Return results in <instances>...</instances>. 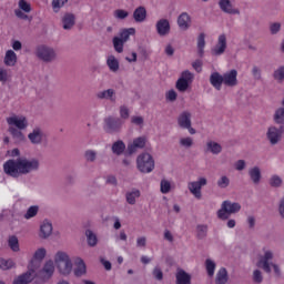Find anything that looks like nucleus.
<instances>
[{"label": "nucleus", "instance_id": "09e8293b", "mask_svg": "<svg viewBox=\"0 0 284 284\" xmlns=\"http://www.w3.org/2000/svg\"><path fill=\"white\" fill-rule=\"evenodd\" d=\"M84 159H85L87 163H94V161H97V151L87 150L84 152Z\"/></svg>", "mask_w": 284, "mask_h": 284}, {"label": "nucleus", "instance_id": "7c9ffc66", "mask_svg": "<svg viewBox=\"0 0 284 284\" xmlns=\"http://www.w3.org/2000/svg\"><path fill=\"white\" fill-rule=\"evenodd\" d=\"M84 234H85L87 243L89 247H97V245L99 244V237L97 236V233L88 229Z\"/></svg>", "mask_w": 284, "mask_h": 284}, {"label": "nucleus", "instance_id": "a19ab883", "mask_svg": "<svg viewBox=\"0 0 284 284\" xmlns=\"http://www.w3.org/2000/svg\"><path fill=\"white\" fill-rule=\"evenodd\" d=\"M38 214H39V205H32L27 210L24 214V219L27 221H30V219H34V216H37Z\"/></svg>", "mask_w": 284, "mask_h": 284}, {"label": "nucleus", "instance_id": "3c124183", "mask_svg": "<svg viewBox=\"0 0 284 284\" xmlns=\"http://www.w3.org/2000/svg\"><path fill=\"white\" fill-rule=\"evenodd\" d=\"M268 183L271 187H281V185H283V180L278 175H272Z\"/></svg>", "mask_w": 284, "mask_h": 284}, {"label": "nucleus", "instance_id": "ddd939ff", "mask_svg": "<svg viewBox=\"0 0 284 284\" xmlns=\"http://www.w3.org/2000/svg\"><path fill=\"white\" fill-rule=\"evenodd\" d=\"M204 185H207V179L200 178L199 181L189 183V191L191 194H193V196H195V199H202L203 195L201 193V189Z\"/></svg>", "mask_w": 284, "mask_h": 284}, {"label": "nucleus", "instance_id": "f704fd0d", "mask_svg": "<svg viewBox=\"0 0 284 284\" xmlns=\"http://www.w3.org/2000/svg\"><path fill=\"white\" fill-rule=\"evenodd\" d=\"M229 276H227V268L222 267L216 273L215 277V284H225L227 283Z\"/></svg>", "mask_w": 284, "mask_h": 284}, {"label": "nucleus", "instance_id": "9b49d317", "mask_svg": "<svg viewBox=\"0 0 284 284\" xmlns=\"http://www.w3.org/2000/svg\"><path fill=\"white\" fill-rule=\"evenodd\" d=\"M54 274V262L48 261L42 270H40L38 273H36L37 278H41V281H50L52 278V275Z\"/></svg>", "mask_w": 284, "mask_h": 284}, {"label": "nucleus", "instance_id": "39448f33", "mask_svg": "<svg viewBox=\"0 0 284 284\" xmlns=\"http://www.w3.org/2000/svg\"><path fill=\"white\" fill-rule=\"evenodd\" d=\"M54 261L60 274L68 275L72 272V260H70L68 253L59 251L55 254Z\"/></svg>", "mask_w": 284, "mask_h": 284}, {"label": "nucleus", "instance_id": "1a4fd4ad", "mask_svg": "<svg viewBox=\"0 0 284 284\" xmlns=\"http://www.w3.org/2000/svg\"><path fill=\"white\" fill-rule=\"evenodd\" d=\"M192 81H194V73L190 72V70H185L176 81L175 88L179 92H186Z\"/></svg>", "mask_w": 284, "mask_h": 284}, {"label": "nucleus", "instance_id": "bf43d9fd", "mask_svg": "<svg viewBox=\"0 0 284 284\" xmlns=\"http://www.w3.org/2000/svg\"><path fill=\"white\" fill-rule=\"evenodd\" d=\"M180 145H182V148H192L194 140H192V138H182L180 139Z\"/></svg>", "mask_w": 284, "mask_h": 284}, {"label": "nucleus", "instance_id": "393cba45", "mask_svg": "<svg viewBox=\"0 0 284 284\" xmlns=\"http://www.w3.org/2000/svg\"><path fill=\"white\" fill-rule=\"evenodd\" d=\"M75 268L73 271L74 276H77L78 278H80L81 276H85V274H88V267L85 266V262H83V258L78 257L75 260Z\"/></svg>", "mask_w": 284, "mask_h": 284}, {"label": "nucleus", "instance_id": "a18cd8bd", "mask_svg": "<svg viewBox=\"0 0 284 284\" xmlns=\"http://www.w3.org/2000/svg\"><path fill=\"white\" fill-rule=\"evenodd\" d=\"M170 190H172V184L170 183V181L163 179L160 182V191L162 192V194H170Z\"/></svg>", "mask_w": 284, "mask_h": 284}, {"label": "nucleus", "instance_id": "aec40b11", "mask_svg": "<svg viewBox=\"0 0 284 284\" xmlns=\"http://www.w3.org/2000/svg\"><path fill=\"white\" fill-rule=\"evenodd\" d=\"M220 10L225 12V14H241V10L234 8L232 1L230 0H220L219 1Z\"/></svg>", "mask_w": 284, "mask_h": 284}, {"label": "nucleus", "instance_id": "79ce46f5", "mask_svg": "<svg viewBox=\"0 0 284 284\" xmlns=\"http://www.w3.org/2000/svg\"><path fill=\"white\" fill-rule=\"evenodd\" d=\"M8 245L12 252H19V237H17V235L10 236L8 240Z\"/></svg>", "mask_w": 284, "mask_h": 284}, {"label": "nucleus", "instance_id": "a211bd4d", "mask_svg": "<svg viewBox=\"0 0 284 284\" xmlns=\"http://www.w3.org/2000/svg\"><path fill=\"white\" fill-rule=\"evenodd\" d=\"M155 30L159 37H168L170 34V20L168 19H160L155 24Z\"/></svg>", "mask_w": 284, "mask_h": 284}, {"label": "nucleus", "instance_id": "6ab92c4d", "mask_svg": "<svg viewBox=\"0 0 284 284\" xmlns=\"http://www.w3.org/2000/svg\"><path fill=\"white\" fill-rule=\"evenodd\" d=\"M97 99L100 101H110L111 103H116V91L114 89H106L103 91H100L95 94Z\"/></svg>", "mask_w": 284, "mask_h": 284}, {"label": "nucleus", "instance_id": "69168bd1", "mask_svg": "<svg viewBox=\"0 0 284 284\" xmlns=\"http://www.w3.org/2000/svg\"><path fill=\"white\" fill-rule=\"evenodd\" d=\"M176 97H179V94H176V91L170 90L166 93V101H171V103H174V101H176Z\"/></svg>", "mask_w": 284, "mask_h": 284}, {"label": "nucleus", "instance_id": "6e6552de", "mask_svg": "<svg viewBox=\"0 0 284 284\" xmlns=\"http://www.w3.org/2000/svg\"><path fill=\"white\" fill-rule=\"evenodd\" d=\"M284 134V126L281 125L280 128L276 126H270L266 132V139L268 143L272 145H278L281 143V140L283 139Z\"/></svg>", "mask_w": 284, "mask_h": 284}, {"label": "nucleus", "instance_id": "c756f323", "mask_svg": "<svg viewBox=\"0 0 284 284\" xmlns=\"http://www.w3.org/2000/svg\"><path fill=\"white\" fill-rule=\"evenodd\" d=\"M141 197V191L138 189H133L125 193L126 203L129 205H136V199Z\"/></svg>", "mask_w": 284, "mask_h": 284}, {"label": "nucleus", "instance_id": "bb28decb", "mask_svg": "<svg viewBox=\"0 0 284 284\" xmlns=\"http://www.w3.org/2000/svg\"><path fill=\"white\" fill-rule=\"evenodd\" d=\"M77 23V17L73 13H65L62 17V28L63 30H72Z\"/></svg>", "mask_w": 284, "mask_h": 284}, {"label": "nucleus", "instance_id": "4c0bfd02", "mask_svg": "<svg viewBox=\"0 0 284 284\" xmlns=\"http://www.w3.org/2000/svg\"><path fill=\"white\" fill-rule=\"evenodd\" d=\"M197 54L201 58L205 54V33H200L197 37Z\"/></svg>", "mask_w": 284, "mask_h": 284}, {"label": "nucleus", "instance_id": "473e14b6", "mask_svg": "<svg viewBox=\"0 0 284 284\" xmlns=\"http://www.w3.org/2000/svg\"><path fill=\"white\" fill-rule=\"evenodd\" d=\"M106 65H108L110 72H113V73L119 72L120 63H119V60L116 59V57L109 55L106 59Z\"/></svg>", "mask_w": 284, "mask_h": 284}, {"label": "nucleus", "instance_id": "864d4df0", "mask_svg": "<svg viewBox=\"0 0 284 284\" xmlns=\"http://www.w3.org/2000/svg\"><path fill=\"white\" fill-rule=\"evenodd\" d=\"M273 79H275V81H284V65H281L273 72Z\"/></svg>", "mask_w": 284, "mask_h": 284}, {"label": "nucleus", "instance_id": "2f4dec72", "mask_svg": "<svg viewBox=\"0 0 284 284\" xmlns=\"http://www.w3.org/2000/svg\"><path fill=\"white\" fill-rule=\"evenodd\" d=\"M209 226L207 224H197L195 227V236L199 241L207 239Z\"/></svg>", "mask_w": 284, "mask_h": 284}, {"label": "nucleus", "instance_id": "37998d69", "mask_svg": "<svg viewBox=\"0 0 284 284\" xmlns=\"http://www.w3.org/2000/svg\"><path fill=\"white\" fill-rule=\"evenodd\" d=\"M123 45H125V42L123 40L119 39V37L113 38V48L118 54H121L123 52Z\"/></svg>", "mask_w": 284, "mask_h": 284}, {"label": "nucleus", "instance_id": "f3484780", "mask_svg": "<svg viewBox=\"0 0 284 284\" xmlns=\"http://www.w3.org/2000/svg\"><path fill=\"white\" fill-rule=\"evenodd\" d=\"M34 276H37V273L34 271V268H29L28 272L19 275L13 281V284H28V283H32V281H34Z\"/></svg>", "mask_w": 284, "mask_h": 284}, {"label": "nucleus", "instance_id": "de8ad7c7", "mask_svg": "<svg viewBox=\"0 0 284 284\" xmlns=\"http://www.w3.org/2000/svg\"><path fill=\"white\" fill-rule=\"evenodd\" d=\"M14 261L12 260H6V258H0V270H12L14 267Z\"/></svg>", "mask_w": 284, "mask_h": 284}, {"label": "nucleus", "instance_id": "f257e3e1", "mask_svg": "<svg viewBox=\"0 0 284 284\" xmlns=\"http://www.w3.org/2000/svg\"><path fill=\"white\" fill-rule=\"evenodd\" d=\"M41 162L37 158H18L17 160H8L3 164V172L12 179H19V176H26L32 174V172H39Z\"/></svg>", "mask_w": 284, "mask_h": 284}, {"label": "nucleus", "instance_id": "b1692460", "mask_svg": "<svg viewBox=\"0 0 284 284\" xmlns=\"http://www.w3.org/2000/svg\"><path fill=\"white\" fill-rule=\"evenodd\" d=\"M192 23V17L187 12H182L178 17V26L180 30H190V26Z\"/></svg>", "mask_w": 284, "mask_h": 284}, {"label": "nucleus", "instance_id": "6e6d98bb", "mask_svg": "<svg viewBox=\"0 0 284 284\" xmlns=\"http://www.w3.org/2000/svg\"><path fill=\"white\" fill-rule=\"evenodd\" d=\"M217 187H221V190H225V187H230V178L226 175L222 176L217 180Z\"/></svg>", "mask_w": 284, "mask_h": 284}, {"label": "nucleus", "instance_id": "dca6fc26", "mask_svg": "<svg viewBox=\"0 0 284 284\" xmlns=\"http://www.w3.org/2000/svg\"><path fill=\"white\" fill-rule=\"evenodd\" d=\"M8 125H14L18 130H26L28 128V119L26 116H10L7 119Z\"/></svg>", "mask_w": 284, "mask_h": 284}, {"label": "nucleus", "instance_id": "0eeeda50", "mask_svg": "<svg viewBox=\"0 0 284 284\" xmlns=\"http://www.w3.org/2000/svg\"><path fill=\"white\" fill-rule=\"evenodd\" d=\"M124 123L125 121L121 120V118L109 115L104 119V131L108 134H116L121 132Z\"/></svg>", "mask_w": 284, "mask_h": 284}, {"label": "nucleus", "instance_id": "603ef678", "mask_svg": "<svg viewBox=\"0 0 284 284\" xmlns=\"http://www.w3.org/2000/svg\"><path fill=\"white\" fill-rule=\"evenodd\" d=\"M45 254H48V252L44 247L38 248L33 254V258L34 261H43L45 258Z\"/></svg>", "mask_w": 284, "mask_h": 284}, {"label": "nucleus", "instance_id": "4be33fe9", "mask_svg": "<svg viewBox=\"0 0 284 284\" xmlns=\"http://www.w3.org/2000/svg\"><path fill=\"white\" fill-rule=\"evenodd\" d=\"M211 85L217 90V92H221V89L224 85L223 81V74H220L217 71L211 73L210 79H209Z\"/></svg>", "mask_w": 284, "mask_h": 284}, {"label": "nucleus", "instance_id": "4468645a", "mask_svg": "<svg viewBox=\"0 0 284 284\" xmlns=\"http://www.w3.org/2000/svg\"><path fill=\"white\" fill-rule=\"evenodd\" d=\"M28 139L32 145H41L45 139V132L43 129L36 126L32 132L28 134Z\"/></svg>", "mask_w": 284, "mask_h": 284}, {"label": "nucleus", "instance_id": "423d86ee", "mask_svg": "<svg viewBox=\"0 0 284 284\" xmlns=\"http://www.w3.org/2000/svg\"><path fill=\"white\" fill-rule=\"evenodd\" d=\"M136 166L142 174H150L154 170V158L150 153H142L136 159Z\"/></svg>", "mask_w": 284, "mask_h": 284}, {"label": "nucleus", "instance_id": "0e129e2a", "mask_svg": "<svg viewBox=\"0 0 284 284\" xmlns=\"http://www.w3.org/2000/svg\"><path fill=\"white\" fill-rule=\"evenodd\" d=\"M271 34H278L281 32V22H275L270 26Z\"/></svg>", "mask_w": 284, "mask_h": 284}, {"label": "nucleus", "instance_id": "f8f14e48", "mask_svg": "<svg viewBox=\"0 0 284 284\" xmlns=\"http://www.w3.org/2000/svg\"><path fill=\"white\" fill-rule=\"evenodd\" d=\"M222 79L226 88H236V85H239V71H236V69L226 71L222 74Z\"/></svg>", "mask_w": 284, "mask_h": 284}, {"label": "nucleus", "instance_id": "338daca9", "mask_svg": "<svg viewBox=\"0 0 284 284\" xmlns=\"http://www.w3.org/2000/svg\"><path fill=\"white\" fill-rule=\"evenodd\" d=\"M192 68L197 72H203V61L202 60H195L192 63Z\"/></svg>", "mask_w": 284, "mask_h": 284}, {"label": "nucleus", "instance_id": "e2e57ef3", "mask_svg": "<svg viewBox=\"0 0 284 284\" xmlns=\"http://www.w3.org/2000/svg\"><path fill=\"white\" fill-rule=\"evenodd\" d=\"M253 281L254 283H263V273L260 270L253 272Z\"/></svg>", "mask_w": 284, "mask_h": 284}, {"label": "nucleus", "instance_id": "8fccbe9b", "mask_svg": "<svg viewBox=\"0 0 284 284\" xmlns=\"http://www.w3.org/2000/svg\"><path fill=\"white\" fill-rule=\"evenodd\" d=\"M65 3H68V0H52L51 6L53 8V12H59Z\"/></svg>", "mask_w": 284, "mask_h": 284}, {"label": "nucleus", "instance_id": "c9c22d12", "mask_svg": "<svg viewBox=\"0 0 284 284\" xmlns=\"http://www.w3.org/2000/svg\"><path fill=\"white\" fill-rule=\"evenodd\" d=\"M17 64V53L12 50H8L4 55V65H9L12 68V65Z\"/></svg>", "mask_w": 284, "mask_h": 284}, {"label": "nucleus", "instance_id": "f03ea898", "mask_svg": "<svg viewBox=\"0 0 284 284\" xmlns=\"http://www.w3.org/2000/svg\"><path fill=\"white\" fill-rule=\"evenodd\" d=\"M274 258V253L272 251H265L264 255L260 257L256 266L266 272V274H272V267L276 276H281V268L277 264L270 263Z\"/></svg>", "mask_w": 284, "mask_h": 284}, {"label": "nucleus", "instance_id": "5fc2aeb1", "mask_svg": "<svg viewBox=\"0 0 284 284\" xmlns=\"http://www.w3.org/2000/svg\"><path fill=\"white\" fill-rule=\"evenodd\" d=\"M120 119L121 121H128V119H130V109H128V106H120Z\"/></svg>", "mask_w": 284, "mask_h": 284}, {"label": "nucleus", "instance_id": "13d9d810", "mask_svg": "<svg viewBox=\"0 0 284 284\" xmlns=\"http://www.w3.org/2000/svg\"><path fill=\"white\" fill-rule=\"evenodd\" d=\"M152 276L153 278H155V281H163V271L161 270V267L155 266L153 268Z\"/></svg>", "mask_w": 284, "mask_h": 284}, {"label": "nucleus", "instance_id": "c85d7f7f", "mask_svg": "<svg viewBox=\"0 0 284 284\" xmlns=\"http://www.w3.org/2000/svg\"><path fill=\"white\" fill-rule=\"evenodd\" d=\"M248 176L254 185H258V183H261V179H263V175L261 174V168L258 166L251 168L248 170Z\"/></svg>", "mask_w": 284, "mask_h": 284}, {"label": "nucleus", "instance_id": "a878e982", "mask_svg": "<svg viewBox=\"0 0 284 284\" xmlns=\"http://www.w3.org/2000/svg\"><path fill=\"white\" fill-rule=\"evenodd\" d=\"M133 19L135 23H143L148 19V10L145 7L140 6L133 11Z\"/></svg>", "mask_w": 284, "mask_h": 284}, {"label": "nucleus", "instance_id": "c03bdc74", "mask_svg": "<svg viewBox=\"0 0 284 284\" xmlns=\"http://www.w3.org/2000/svg\"><path fill=\"white\" fill-rule=\"evenodd\" d=\"M9 132L14 139H17V141H23V139H26V136L23 135V132H21V130L14 126H10Z\"/></svg>", "mask_w": 284, "mask_h": 284}, {"label": "nucleus", "instance_id": "052dcab7", "mask_svg": "<svg viewBox=\"0 0 284 284\" xmlns=\"http://www.w3.org/2000/svg\"><path fill=\"white\" fill-rule=\"evenodd\" d=\"M19 8L20 10H23V12H32V7L26 0L19 1Z\"/></svg>", "mask_w": 284, "mask_h": 284}, {"label": "nucleus", "instance_id": "2eb2a0df", "mask_svg": "<svg viewBox=\"0 0 284 284\" xmlns=\"http://www.w3.org/2000/svg\"><path fill=\"white\" fill-rule=\"evenodd\" d=\"M145 143H148V139L145 136L134 139L131 144H128V153L134 154L136 150H143V148H145Z\"/></svg>", "mask_w": 284, "mask_h": 284}, {"label": "nucleus", "instance_id": "5701e85b", "mask_svg": "<svg viewBox=\"0 0 284 284\" xmlns=\"http://www.w3.org/2000/svg\"><path fill=\"white\" fill-rule=\"evenodd\" d=\"M178 125L182 130H185V128H190V125H192V113H190L189 111H183L178 116Z\"/></svg>", "mask_w": 284, "mask_h": 284}, {"label": "nucleus", "instance_id": "49530a36", "mask_svg": "<svg viewBox=\"0 0 284 284\" xmlns=\"http://www.w3.org/2000/svg\"><path fill=\"white\" fill-rule=\"evenodd\" d=\"M205 267L209 276H214V272L216 270V263L214 261L207 258L205 261Z\"/></svg>", "mask_w": 284, "mask_h": 284}, {"label": "nucleus", "instance_id": "9d476101", "mask_svg": "<svg viewBox=\"0 0 284 284\" xmlns=\"http://www.w3.org/2000/svg\"><path fill=\"white\" fill-rule=\"evenodd\" d=\"M227 50V37L223 33L217 38V43L211 49L212 57H221Z\"/></svg>", "mask_w": 284, "mask_h": 284}, {"label": "nucleus", "instance_id": "680f3d73", "mask_svg": "<svg viewBox=\"0 0 284 284\" xmlns=\"http://www.w3.org/2000/svg\"><path fill=\"white\" fill-rule=\"evenodd\" d=\"M252 77L255 81H261L262 79L261 68L254 65L252 69Z\"/></svg>", "mask_w": 284, "mask_h": 284}, {"label": "nucleus", "instance_id": "20e7f679", "mask_svg": "<svg viewBox=\"0 0 284 284\" xmlns=\"http://www.w3.org/2000/svg\"><path fill=\"white\" fill-rule=\"evenodd\" d=\"M34 54L37 59H39V61H43V63H53L57 59V50L48 44H39L36 48Z\"/></svg>", "mask_w": 284, "mask_h": 284}, {"label": "nucleus", "instance_id": "58836bf2", "mask_svg": "<svg viewBox=\"0 0 284 284\" xmlns=\"http://www.w3.org/2000/svg\"><path fill=\"white\" fill-rule=\"evenodd\" d=\"M135 32H136V30L134 28L124 29V30L121 31L119 39L123 43H128V41L130 40V34H134Z\"/></svg>", "mask_w": 284, "mask_h": 284}, {"label": "nucleus", "instance_id": "cd10ccee", "mask_svg": "<svg viewBox=\"0 0 284 284\" xmlns=\"http://www.w3.org/2000/svg\"><path fill=\"white\" fill-rule=\"evenodd\" d=\"M52 235V223H50L48 220L43 221V223L40 225V239H50Z\"/></svg>", "mask_w": 284, "mask_h": 284}, {"label": "nucleus", "instance_id": "4d7b16f0", "mask_svg": "<svg viewBox=\"0 0 284 284\" xmlns=\"http://www.w3.org/2000/svg\"><path fill=\"white\" fill-rule=\"evenodd\" d=\"M114 17L115 19H128V17H130V12L123 10V9H118L114 11Z\"/></svg>", "mask_w": 284, "mask_h": 284}, {"label": "nucleus", "instance_id": "ea45409f", "mask_svg": "<svg viewBox=\"0 0 284 284\" xmlns=\"http://www.w3.org/2000/svg\"><path fill=\"white\" fill-rule=\"evenodd\" d=\"M274 122L277 123V125H284V108H280L274 113Z\"/></svg>", "mask_w": 284, "mask_h": 284}, {"label": "nucleus", "instance_id": "72a5a7b5", "mask_svg": "<svg viewBox=\"0 0 284 284\" xmlns=\"http://www.w3.org/2000/svg\"><path fill=\"white\" fill-rule=\"evenodd\" d=\"M205 152H211V154H221V152H223V146H221L219 142L209 141L206 143Z\"/></svg>", "mask_w": 284, "mask_h": 284}, {"label": "nucleus", "instance_id": "e433bc0d", "mask_svg": "<svg viewBox=\"0 0 284 284\" xmlns=\"http://www.w3.org/2000/svg\"><path fill=\"white\" fill-rule=\"evenodd\" d=\"M113 154H116V156H121L123 152H125V143L121 140L114 142L111 148Z\"/></svg>", "mask_w": 284, "mask_h": 284}, {"label": "nucleus", "instance_id": "7ed1b4c3", "mask_svg": "<svg viewBox=\"0 0 284 284\" xmlns=\"http://www.w3.org/2000/svg\"><path fill=\"white\" fill-rule=\"evenodd\" d=\"M237 212H241V204L226 200L221 204V209L217 210L216 214L220 221H227L232 214H237Z\"/></svg>", "mask_w": 284, "mask_h": 284}, {"label": "nucleus", "instance_id": "774afa93", "mask_svg": "<svg viewBox=\"0 0 284 284\" xmlns=\"http://www.w3.org/2000/svg\"><path fill=\"white\" fill-rule=\"evenodd\" d=\"M131 123H133V125H143V123H145V120L143 119V116H132L131 118Z\"/></svg>", "mask_w": 284, "mask_h": 284}, {"label": "nucleus", "instance_id": "412c9836", "mask_svg": "<svg viewBox=\"0 0 284 284\" xmlns=\"http://www.w3.org/2000/svg\"><path fill=\"white\" fill-rule=\"evenodd\" d=\"M175 284H192V275L183 268H179L175 273Z\"/></svg>", "mask_w": 284, "mask_h": 284}]
</instances>
